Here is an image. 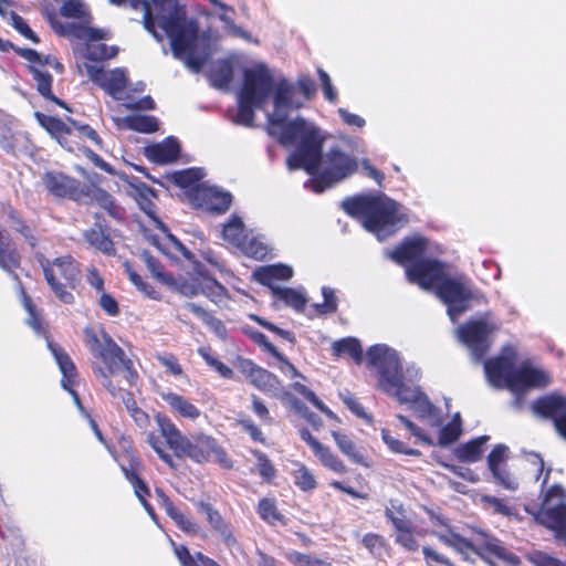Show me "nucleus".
I'll return each mask as SVG.
<instances>
[{
	"label": "nucleus",
	"mask_w": 566,
	"mask_h": 566,
	"mask_svg": "<svg viewBox=\"0 0 566 566\" xmlns=\"http://www.w3.org/2000/svg\"><path fill=\"white\" fill-rule=\"evenodd\" d=\"M294 483L304 492L313 491L317 486V482L313 473L304 465L298 464L293 472Z\"/></svg>",
	"instance_id": "nucleus-48"
},
{
	"label": "nucleus",
	"mask_w": 566,
	"mask_h": 566,
	"mask_svg": "<svg viewBox=\"0 0 566 566\" xmlns=\"http://www.w3.org/2000/svg\"><path fill=\"white\" fill-rule=\"evenodd\" d=\"M60 13L64 18L77 19L80 23H62L55 12L45 11V18L52 30L60 36H69L87 42L105 39L106 32L102 29L90 27L92 13L83 0H65L60 7Z\"/></svg>",
	"instance_id": "nucleus-7"
},
{
	"label": "nucleus",
	"mask_w": 566,
	"mask_h": 566,
	"mask_svg": "<svg viewBox=\"0 0 566 566\" xmlns=\"http://www.w3.org/2000/svg\"><path fill=\"white\" fill-rule=\"evenodd\" d=\"M161 228L166 233L167 241L172 251L179 253L185 260L193 264V270H196L198 274L202 275L203 279L207 280L209 283H219V281L216 277L208 276L199 270V263L196 261L193 253L177 237L171 234L165 227V224L161 223Z\"/></svg>",
	"instance_id": "nucleus-36"
},
{
	"label": "nucleus",
	"mask_w": 566,
	"mask_h": 566,
	"mask_svg": "<svg viewBox=\"0 0 566 566\" xmlns=\"http://www.w3.org/2000/svg\"><path fill=\"white\" fill-rule=\"evenodd\" d=\"M28 71L36 83L38 93L45 99L56 104L57 106L71 111L69 105L52 92L53 77L48 71H42L35 65H29Z\"/></svg>",
	"instance_id": "nucleus-29"
},
{
	"label": "nucleus",
	"mask_w": 566,
	"mask_h": 566,
	"mask_svg": "<svg viewBox=\"0 0 566 566\" xmlns=\"http://www.w3.org/2000/svg\"><path fill=\"white\" fill-rule=\"evenodd\" d=\"M195 200L198 206L217 214L224 213L229 210L232 196L229 192L213 190L211 188H197L195 191Z\"/></svg>",
	"instance_id": "nucleus-24"
},
{
	"label": "nucleus",
	"mask_w": 566,
	"mask_h": 566,
	"mask_svg": "<svg viewBox=\"0 0 566 566\" xmlns=\"http://www.w3.org/2000/svg\"><path fill=\"white\" fill-rule=\"evenodd\" d=\"M123 266L132 283H144L143 275L139 273L144 270L148 272L150 277L160 283H176L172 275L165 272L161 262L148 251H144L139 254L138 263L125 261Z\"/></svg>",
	"instance_id": "nucleus-20"
},
{
	"label": "nucleus",
	"mask_w": 566,
	"mask_h": 566,
	"mask_svg": "<svg viewBox=\"0 0 566 566\" xmlns=\"http://www.w3.org/2000/svg\"><path fill=\"white\" fill-rule=\"evenodd\" d=\"M238 249L255 260H263L269 254L268 245L255 237H249V234Z\"/></svg>",
	"instance_id": "nucleus-44"
},
{
	"label": "nucleus",
	"mask_w": 566,
	"mask_h": 566,
	"mask_svg": "<svg viewBox=\"0 0 566 566\" xmlns=\"http://www.w3.org/2000/svg\"><path fill=\"white\" fill-rule=\"evenodd\" d=\"M274 87V78L265 64L244 69L240 94L264 104Z\"/></svg>",
	"instance_id": "nucleus-18"
},
{
	"label": "nucleus",
	"mask_w": 566,
	"mask_h": 566,
	"mask_svg": "<svg viewBox=\"0 0 566 566\" xmlns=\"http://www.w3.org/2000/svg\"><path fill=\"white\" fill-rule=\"evenodd\" d=\"M532 560L536 566H566V562H562L543 552H536Z\"/></svg>",
	"instance_id": "nucleus-64"
},
{
	"label": "nucleus",
	"mask_w": 566,
	"mask_h": 566,
	"mask_svg": "<svg viewBox=\"0 0 566 566\" xmlns=\"http://www.w3.org/2000/svg\"><path fill=\"white\" fill-rule=\"evenodd\" d=\"M273 94V101L275 106V113L269 116V125L271 127H279L280 130H282V127L280 125H272L271 117L274 116H284L286 117V114H280V111L282 108H289L292 106V98L294 95V87L291 83H289L285 78H281L276 84L274 83V87L272 91ZM285 120H289L285 118ZM282 132H280V135Z\"/></svg>",
	"instance_id": "nucleus-31"
},
{
	"label": "nucleus",
	"mask_w": 566,
	"mask_h": 566,
	"mask_svg": "<svg viewBox=\"0 0 566 566\" xmlns=\"http://www.w3.org/2000/svg\"><path fill=\"white\" fill-rule=\"evenodd\" d=\"M497 484L509 491H516L518 489L517 480L507 471L506 465L496 469H489Z\"/></svg>",
	"instance_id": "nucleus-51"
},
{
	"label": "nucleus",
	"mask_w": 566,
	"mask_h": 566,
	"mask_svg": "<svg viewBox=\"0 0 566 566\" xmlns=\"http://www.w3.org/2000/svg\"><path fill=\"white\" fill-rule=\"evenodd\" d=\"M367 361L378 374L380 390L389 396L396 395L407 382H415L420 378V370L413 365L403 370L399 353L385 344L369 347Z\"/></svg>",
	"instance_id": "nucleus-5"
},
{
	"label": "nucleus",
	"mask_w": 566,
	"mask_h": 566,
	"mask_svg": "<svg viewBox=\"0 0 566 566\" xmlns=\"http://www.w3.org/2000/svg\"><path fill=\"white\" fill-rule=\"evenodd\" d=\"M85 342L90 347L93 356L102 359L106 369L101 366H93L96 377L99 379L101 385L113 397H119L126 407L127 411L137 407L134 396L130 391L123 390L115 386L111 379L120 370L124 373V378L128 385L134 386L138 378V374L133 368V361L125 355L124 350L113 340V338L105 332L101 331L99 335L91 329L85 331Z\"/></svg>",
	"instance_id": "nucleus-2"
},
{
	"label": "nucleus",
	"mask_w": 566,
	"mask_h": 566,
	"mask_svg": "<svg viewBox=\"0 0 566 566\" xmlns=\"http://www.w3.org/2000/svg\"><path fill=\"white\" fill-rule=\"evenodd\" d=\"M452 541V548L464 555L465 558L468 557V553L472 552L491 566H497L493 562V557L502 559L513 566L520 563V558L515 554L509 552L497 538L484 532L475 533L471 539H467L458 534L457 538Z\"/></svg>",
	"instance_id": "nucleus-12"
},
{
	"label": "nucleus",
	"mask_w": 566,
	"mask_h": 566,
	"mask_svg": "<svg viewBox=\"0 0 566 566\" xmlns=\"http://www.w3.org/2000/svg\"><path fill=\"white\" fill-rule=\"evenodd\" d=\"M427 293L437 296L448 307V315L452 322L465 311L478 303L481 295L472 291L469 285H419Z\"/></svg>",
	"instance_id": "nucleus-13"
},
{
	"label": "nucleus",
	"mask_w": 566,
	"mask_h": 566,
	"mask_svg": "<svg viewBox=\"0 0 566 566\" xmlns=\"http://www.w3.org/2000/svg\"><path fill=\"white\" fill-rule=\"evenodd\" d=\"M156 359L174 376H181L182 368L172 354H157Z\"/></svg>",
	"instance_id": "nucleus-61"
},
{
	"label": "nucleus",
	"mask_w": 566,
	"mask_h": 566,
	"mask_svg": "<svg viewBox=\"0 0 566 566\" xmlns=\"http://www.w3.org/2000/svg\"><path fill=\"white\" fill-rule=\"evenodd\" d=\"M122 471L125 478L134 486L135 495L138 497L139 502L146 501V497L150 495L149 489L146 485V483L139 478L134 468H127L122 465Z\"/></svg>",
	"instance_id": "nucleus-50"
},
{
	"label": "nucleus",
	"mask_w": 566,
	"mask_h": 566,
	"mask_svg": "<svg viewBox=\"0 0 566 566\" xmlns=\"http://www.w3.org/2000/svg\"><path fill=\"white\" fill-rule=\"evenodd\" d=\"M488 440L489 436H481L459 446L455 450L457 458L467 463L479 461L482 458L483 446Z\"/></svg>",
	"instance_id": "nucleus-34"
},
{
	"label": "nucleus",
	"mask_w": 566,
	"mask_h": 566,
	"mask_svg": "<svg viewBox=\"0 0 566 566\" xmlns=\"http://www.w3.org/2000/svg\"><path fill=\"white\" fill-rule=\"evenodd\" d=\"M251 339L261 346L266 353L271 354L276 359H283V354L280 353L276 347L271 344L268 339V337L261 333V332H252L251 333Z\"/></svg>",
	"instance_id": "nucleus-62"
},
{
	"label": "nucleus",
	"mask_w": 566,
	"mask_h": 566,
	"mask_svg": "<svg viewBox=\"0 0 566 566\" xmlns=\"http://www.w3.org/2000/svg\"><path fill=\"white\" fill-rule=\"evenodd\" d=\"M237 368L262 392L275 398L290 396V392L284 390L282 381L274 374L258 366L251 359L240 357L237 361Z\"/></svg>",
	"instance_id": "nucleus-17"
},
{
	"label": "nucleus",
	"mask_w": 566,
	"mask_h": 566,
	"mask_svg": "<svg viewBox=\"0 0 566 566\" xmlns=\"http://www.w3.org/2000/svg\"><path fill=\"white\" fill-rule=\"evenodd\" d=\"M46 192L57 199H67L77 203L87 202L90 186L59 170H48L41 177Z\"/></svg>",
	"instance_id": "nucleus-15"
},
{
	"label": "nucleus",
	"mask_w": 566,
	"mask_h": 566,
	"mask_svg": "<svg viewBox=\"0 0 566 566\" xmlns=\"http://www.w3.org/2000/svg\"><path fill=\"white\" fill-rule=\"evenodd\" d=\"M12 27L25 39L32 41L33 43H39V36L32 31V29L27 23L25 19L18 13H12L11 17Z\"/></svg>",
	"instance_id": "nucleus-59"
},
{
	"label": "nucleus",
	"mask_w": 566,
	"mask_h": 566,
	"mask_svg": "<svg viewBox=\"0 0 566 566\" xmlns=\"http://www.w3.org/2000/svg\"><path fill=\"white\" fill-rule=\"evenodd\" d=\"M118 48L116 45H107L105 43L91 44L87 46L86 57L90 61L98 62L113 59L117 55Z\"/></svg>",
	"instance_id": "nucleus-46"
},
{
	"label": "nucleus",
	"mask_w": 566,
	"mask_h": 566,
	"mask_svg": "<svg viewBox=\"0 0 566 566\" xmlns=\"http://www.w3.org/2000/svg\"><path fill=\"white\" fill-rule=\"evenodd\" d=\"M190 308L195 314L201 315L203 317L205 322L216 333L217 336H219L220 338H226L227 328L219 318L209 315L206 311H203L196 304H190Z\"/></svg>",
	"instance_id": "nucleus-53"
},
{
	"label": "nucleus",
	"mask_w": 566,
	"mask_h": 566,
	"mask_svg": "<svg viewBox=\"0 0 566 566\" xmlns=\"http://www.w3.org/2000/svg\"><path fill=\"white\" fill-rule=\"evenodd\" d=\"M484 371L493 387H506L511 391L520 390L527 385L549 384V379L544 371L530 365H523L515 369L512 364L499 357L485 360Z\"/></svg>",
	"instance_id": "nucleus-9"
},
{
	"label": "nucleus",
	"mask_w": 566,
	"mask_h": 566,
	"mask_svg": "<svg viewBox=\"0 0 566 566\" xmlns=\"http://www.w3.org/2000/svg\"><path fill=\"white\" fill-rule=\"evenodd\" d=\"M198 512L206 515L207 522L212 532L220 537L227 547H233L237 538L232 532V526L227 522L217 509L210 503L200 501L196 504Z\"/></svg>",
	"instance_id": "nucleus-23"
},
{
	"label": "nucleus",
	"mask_w": 566,
	"mask_h": 566,
	"mask_svg": "<svg viewBox=\"0 0 566 566\" xmlns=\"http://www.w3.org/2000/svg\"><path fill=\"white\" fill-rule=\"evenodd\" d=\"M271 123L282 127V134L277 137L282 146L300 142L296 149L286 158V166L291 171L304 169L311 175L314 192L321 193L357 171V159L338 147L323 154L324 138L319 128L308 124L304 117L297 116L292 120H285L284 116H274L271 117Z\"/></svg>",
	"instance_id": "nucleus-1"
},
{
	"label": "nucleus",
	"mask_w": 566,
	"mask_h": 566,
	"mask_svg": "<svg viewBox=\"0 0 566 566\" xmlns=\"http://www.w3.org/2000/svg\"><path fill=\"white\" fill-rule=\"evenodd\" d=\"M262 105L263 104L239 93L238 112L234 118V123L248 127L253 126L255 117L254 108L261 107Z\"/></svg>",
	"instance_id": "nucleus-38"
},
{
	"label": "nucleus",
	"mask_w": 566,
	"mask_h": 566,
	"mask_svg": "<svg viewBox=\"0 0 566 566\" xmlns=\"http://www.w3.org/2000/svg\"><path fill=\"white\" fill-rule=\"evenodd\" d=\"M126 86L127 77L125 71L123 69H114L109 73H106L101 88L111 95H115L123 92Z\"/></svg>",
	"instance_id": "nucleus-42"
},
{
	"label": "nucleus",
	"mask_w": 566,
	"mask_h": 566,
	"mask_svg": "<svg viewBox=\"0 0 566 566\" xmlns=\"http://www.w3.org/2000/svg\"><path fill=\"white\" fill-rule=\"evenodd\" d=\"M332 436L338 449L354 463L367 465L363 453L359 451L355 442L346 434L333 431Z\"/></svg>",
	"instance_id": "nucleus-39"
},
{
	"label": "nucleus",
	"mask_w": 566,
	"mask_h": 566,
	"mask_svg": "<svg viewBox=\"0 0 566 566\" xmlns=\"http://www.w3.org/2000/svg\"><path fill=\"white\" fill-rule=\"evenodd\" d=\"M429 240L420 234L405 237L389 252L396 264L406 269L412 283H462L453 276L452 265L436 258H427Z\"/></svg>",
	"instance_id": "nucleus-3"
},
{
	"label": "nucleus",
	"mask_w": 566,
	"mask_h": 566,
	"mask_svg": "<svg viewBox=\"0 0 566 566\" xmlns=\"http://www.w3.org/2000/svg\"><path fill=\"white\" fill-rule=\"evenodd\" d=\"M317 73H318V77H319V81L322 84V88H323L325 98L331 103H336L337 102V93L332 85L329 75L323 69H318Z\"/></svg>",
	"instance_id": "nucleus-63"
},
{
	"label": "nucleus",
	"mask_w": 566,
	"mask_h": 566,
	"mask_svg": "<svg viewBox=\"0 0 566 566\" xmlns=\"http://www.w3.org/2000/svg\"><path fill=\"white\" fill-rule=\"evenodd\" d=\"M34 116L40 126L67 151L76 153L85 148V145H82V136L78 132L80 123L74 118L66 117V122H64L56 116L41 112H36Z\"/></svg>",
	"instance_id": "nucleus-14"
},
{
	"label": "nucleus",
	"mask_w": 566,
	"mask_h": 566,
	"mask_svg": "<svg viewBox=\"0 0 566 566\" xmlns=\"http://www.w3.org/2000/svg\"><path fill=\"white\" fill-rule=\"evenodd\" d=\"M161 436L168 447L178 458H189L195 462L202 463L209 460L214 448V439L199 434L191 438L185 437L176 424L165 415L157 413L155 417Z\"/></svg>",
	"instance_id": "nucleus-8"
},
{
	"label": "nucleus",
	"mask_w": 566,
	"mask_h": 566,
	"mask_svg": "<svg viewBox=\"0 0 566 566\" xmlns=\"http://www.w3.org/2000/svg\"><path fill=\"white\" fill-rule=\"evenodd\" d=\"M160 397L179 416L191 420L199 418L200 410L184 396L168 391L161 392Z\"/></svg>",
	"instance_id": "nucleus-32"
},
{
	"label": "nucleus",
	"mask_w": 566,
	"mask_h": 566,
	"mask_svg": "<svg viewBox=\"0 0 566 566\" xmlns=\"http://www.w3.org/2000/svg\"><path fill=\"white\" fill-rule=\"evenodd\" d=\"M534 413L554 420L556 430L566 438V397L557 394L538 398L532 405Z\"/></svg>",
	"instance_id": "nucleus-22"
},
{
	"label": "nucleus",
	"mask_w": 566,
	"mask_h": 566,
	"mask_svg": "<svg viewBox=\"0 0 566 566\" xmlns=\"http://www.w3.org/2000/svg\"><path fill=\"white\" fill-rule=\"evenodd\" d=\"M342 208L379 241L395 235L408 222L399 203L385 195L348 197L343 200Z\"/></svg>",
	"instance_id": "nucleus-4"
},
{
	"label": "nucleus",
	"mask_w": 566,
	"mask_h": 566,
	"mask_svg": "<svg viewBox=\"0 0 566 566\" xmlns=\"http://www.w3.org/2000/svg\"><path fill=\"white\" fill-rule=\"evenodd\" d=\"M248 235L247 228L242 219L235 214L223 226L222 238L234 248H239Z\"/></svg>",
	"instance_id": "nucleus-35"
},
{
	"label": "nucleus",
	"mask_w": 566,
	"mask_h": 566,
	"mask_svg": "<svg viewBox=\"0 0 566 566\" xmlns=\"http://www.w3.org/2000/svg\"><path fill=\"white\" fill-rule=\"evenodd\" d=\"M0 268L19 280L17 271L21 268V254L10 235L0 228Z\"/></svg>",
	"instance_id": "nucleus-25"
},
{
	"label": "nucleus",
	"mask_w": 566,
	"mask_h": 566,
	"mask_svg": "<svg viewBox=\"0 0 566 566\" xmlns=\"http://www.w3.org/2000/svg\"><path fill=\"white\" fill-rule=\"evenodd\" d=\"M87 200L96 202L115 221L124 222L126 220L125 208L104 189L91 185Z\"/></svg>",
	"instance_id": "nucleus-26"
},
{
	"label": "nucleus",
	"mask_w": 566,
	"mask_h": 566,
	"mask_svg": "<svg viewBox=\"0 0 566 566\" xmlns=\"http://www.w3.org/2000/svg\"><path fill=\"white\" fill-rule=\"evenodd\" d=\"M500 328V324L492 321L489 315L470 319L455 329V335L470 352L474 363L484 359L490 350L493 338L492 335Z\"/></svg>",
	"instance_id": "nucleus-11"
},
{
	"label": "nucleus",
	"mask_w": 566,
	"mask_h": 566,
	"mask_svg": "<svg viewBox=\"0 0 566 566\" xmlns=\"http://www.w3.org/2000/svg\"><path fill=\"white\" fill-rule=\"evenodd\" d=\"M400 403H411L416 416L431 427H440L442 417L440 410L429 400L419 386H405L394 395Z\"/></svg>",
	"instance_id": "nucleus-16"
},
{
	"label": "nucleus",
	"mask_w": 566,
	"mask_h": 566,
	"mask_svg": "<svg viewBox=\"0 0 566 566\" xmlns=\"http://www.w3.org/2000/svg\"><path fill=\"white\" fill-rule=\"evenodd\" d=\"M333 354L337 357L348 355L359 365L363 361V349L359 340L355 337H345L336 340L332 345Z\"/></svg>",
	"instance_id": "nucleus-37"
},
{
	"label": "nucleus",
	"mask_w": 566,
	"mask_h": 566,
	"mask_svg": "<svg viewBox=\"0 0 566 566\" xmlns=\"http://www.w3.org/2000/svg\"><path fill=\"white\" fill-rule=\"evenodd\" d=\"M253 455L258 460V470L260 475L266 481L272 480L275 476L276 470L266 454L260 450H254Z\"/></svg>",
	"instance_id": "nucleus-56"
},
{
	"label": "nucleus",
	"mask_w": 566,
	"mask_h": 566,
	"mask_svg": "<svg viewBox=\"0 0 566 566\" xmlns=\"http://www.w3.org/2000/svg\"><path fill=\"white\" fill-rule=\"evenodd\" d=\"M9 50L14 51L19 56L29 61L31 63L30 65L40 64L43 66L50 63V55L42 56L39 52H36L33 49L19 48L10 41H4L0 39V51L8 52Z\"/></svg>",
	"instance_id": "nucleus-40"
},
{
	"label": "nucleus",
	"mask_w": 566,
	"mask_h": 566,
	"mask_svg": "<svg viewBox=\"0 0 566 566\" xmlns=\"http://www.w3.org/2000/svg\"><path fill=\"white\" fill-rule=\"evenodd\" d=\"M200 178L201 175L197 168H187L184 170L175 171L171 176V181L180 188H189L196 186L197 189L200 188L198 186Z\"/></svg>",
	"instance_id": "nucleus-45"
},
{
	"label": "nucleus",
	"mask_w": 566,
	"mask_h": 566,
	"mask_svg": "<svg viewBox=\"0 0 566 566\" xmlns=\"http://www.w3.org/2000/svg\"><path fill=\"white\" fill-rule=\"evenodd\" d=\"M268 286L271 289L272 294L277 300L283 301L287 306H291L294 310L300 311V312L304 310L307 298L302 291L291 289L287 286H282V285H268Z\"/></svg>",
	"instance_id": "nucleus-33"
},
{
	"label": "nucleus",
	"mask_w": 566,
	"mask_h": 566,
	"mask_svg": "<svg viewBox=\"0 0 566 566\" xmlns=\"http://www.w3.org/2000/svg\"><path fill=\"white\" fill-rule=\"evenodd\" d=\"M322 294L324 301L323 303L315 304L316 311L319 314L334 313L337 310V300L335 297L334 290L327 286H323Z\"/></svg>",
	"instance_id": "nucleus-57"
},
{
	"label": "nucleus",
	"mask_w": 566,
	"mask_h": 566,
	"mask_svg": "<svg viewBox=\"0 0 566 566\" xmlns=\"http://www.w3.org/2000/svg\"><path fill=\"white\" fill-rule=\"evenodd\" d=\"M461 434V428L459 423H454L451 421L447 426H444L439 436V444L442 447H447L459 439Z\"/></svg>",
	"instance_id": "nucleus-58"
},
{
	"label": "nucleus",
	"mask_w": 566,
	"mask_h": 566,
	"mask_svg": "<svg viewBox=\"0 0 566 566\" xmlns=\"http://www.w3.org/2000/svg\"><path fill=\"white\" fill-rule=\"evenodd\" d=\"M113 237H116V232L109 228L105 218L97 212L94 214L93 226L83 232L85 242L106 256L116 254Z\"/></svg>",
	"instance_id": "nucleus-21"
},
{
	"label": "nucleus",
	"mask_w": 566,
	"mask_h": 566,
	"mask_svg": "<svg viewBox=\"0 0 566 566\" xmlns=\"http://www.w3.org/2000/svg\"><path fill=\"white\" fill-rule=\"evenodd\" d=\"M19 293L22 298V304L24 310L28 312L29 317L27 318V324L38 335H43L46 339L48 348L52 353L60 371L62 373L61 386L64 390H66L73 398L77 408L83 411V406L81 403L80 397L75 390L72 389V386L75 385V378L77 376L76 367L72 361L71 357L59 346L56 345L49 335H46L45 327L43 322L38 313L35 305L32 303L30 296L27 295L23 286H20Z\"/></svg>",
	"instance_id": "nucleus-10"
},
{
	"label": "nucleus",
	"mask_w": 566,
	"mask_h": 566,
	"mask_svg": "<svg viewBox=\"0 0 566 566\" xmlns=\"http://www.w3.org/2000/svg\"><path fill=\"white\" fill-rule=\"evenodd\" d=\"M180 155V144L175 137H168L160 144H154L146 148V156L154 163H174Z\"/></svg>",
	"instance_id": "nucleus-27"
},
{
	"label": "nucleus",
	"mask_w": 566,
	"mask_h": 566,
	"mask_svg": "<svg viewBox=\"0 0 566 566\" xmlns=\"http://www.w3.org/2000/svg\"><path fill=\"white\" fill-rule=\"evenodd\" d=\"M159 27L170 40L175 55H181L192 49L197 25L187 21L185 8L178 0H151Z\"/></svg>",
	"instance_id": "nucleus-6"
},
{
	"label": "nucleus",
	"mask_w": 566,
	"mask_h": 566,
	"mask_svg": "<svg viewBox=\"0 0 566 566\" xmlns=\"http://www.w3.org/2000/svg\"><path fill=\"white\" fill-rule=\"evenodd\" d=\"M198 354L203 358L206 364L213 368L221 377L226 379H232L234 376L233 370L223 364L221 360L211 355L210 349L206 347H199Z\"/></svg>",
	"instance_id": "nucleus-47"
},
{
	"label": "nucleus",
	"mask_w": 566,
	"mask_h": 566,
	"mask_svg": "<svg viewBox=\"0 0 566 566\" xmlns=\"http://www.w3.org/2000/svg\"><path fill=\"white\" fill-rule=\"evenodd\" d=\"M258 513L263 521L271 524L282 520V515L277 512L274 501L270 499H262L259 502Z\"/></svg>",
	"instance_id": "nucleus-52"
},
{
	"label": "nucleus",
	"mask_w": 566,
	"mask_h": 566,
	"mask_svg": "<svg viewBox=\"0 0 566 566\" xmlns=\"http://www.w3.org/2000/svg\"><path fill=\"white\" fill-rule=\"evenodd\" d=\"M314 454L318 458L322 465L325 468L343 474L346 473L347 469L346 465L343 463V461L334 454L328 447H325L324 444L319 447Z\"/></svg>",
	"instance_id": "nucleus-43"
},
{
	"label": "nucleus",
	"mask_w": 566,
	"mask_h": 566,
	"mask_svg": "<svg viewBox=\"0 0 566 566\" xmlns=\"http://www.w3.org/2000/svg\"><path fill=\"white\" fill-rule=\"evenodd\" d=\"M293 274L292 266L284 263H275L258 266L252 273V279L258 283H275L289 281L293 277Z\"/></svg>",
	"instance_id": "nucleus-28"
},
{
	"label": "nucleus",
	"mask_w": 566,
	"mask_h": 566,
	"mask_svg": "<svg viewBox=\"0 0 566 566\" xmlns=\"http://www.w3.org/2000/svg\"><path fill=\"white\" fill-rule=\"evenodd\" d=\"M127 128L144 133L151 134L159 129L158 119L153 115H129L125 118Z\"/></svg>",
	"instance_id": "nucleus-41"
},
{
	"label": "nucleus",
	"mask_w": 566,
	"mask_h": 566,
	"mask_svg": "<svg viewBox=\"0 0 566 566\" xmlns=\"http://www.w3.org/2000/svg\"><path fill=\"white\" fill-rule=\"evenodd\" d=\"M35 258L48 283H61V281L73 283L81 276L80 264L72 255H63L53 261L48 260L41 253H38Z\"/></svg>",
	"instance_id": "nucleus-19"
},
{
	"label": "nucleus",
	"mask_w": 566,
	"mask_h": 566,
	"mask_svg": "<svg viewBox=\"0 0 566 566\" xmlns=\"http://www.w3.org/2000/svg\"><path fill=\"white\" fill-rule=\"evenodd\" d=\"M211 78L217 87H227L233 80V67L229 61H221L211 72Z\"/></svg>",
	"instance_id": "nucleus-49"
},
{
	"label": "nucleus",
	"mask_w": 566,
	"mask_h": 566,
	"mask_svg": "<svg viewBox=\"0 0 566 566\" xmlns=\"http://www.w3.org/2000/svg\"><path fill=\"white\" fill-rule=\"evenodd\" d=\"M168 516L176 523V525L187 534H198L200 527L198 524L188 518L177 507L168 514Z\"/></svg>",
	"instance_id": "nucleus-55"
},
{
	"label": "nucleus",
	"mask_w": 566,
	"mask_h": 566,
	"mask_svg": "<svg viewBox=\"0 0 566 566\" xmlns=\"http://www.w3.org/2000/svg\"><path fill=\"white\" fill-rule=\"evenodd\" d=\"M509 448L505 444H497L488 455L489 469H496L502 465H506L505 461L507 458Z\"/></svg>",
	"instance_id": "nucleus-60"
},
{
	"label": "nucleus",
	"mask_w": 566,
	"mask_h": 566,
	"mask_svg": "<svg viewBox=\"0 0 566 566\" xmlns=\"http://www.w3.org/2000/svg\"><path fill=\"white\" fill-rule=\"evenodd\" d=\"M382 440L385 444L395 453H402L411 457H419L421 454L419 450L408 448L403 442L391 437L388 431H382Z\"/></svg>",
	"instance_id": "nucleus-54"
},
{
	"label": "nucleus",
	"mask_w": 566,
	"mask_h": 566,
	"mask_svg": "<svg viewBox=\"0 0 566 566\" xmlns=\"http://www.w3.org/2000/svg\"><path fill=\"white\" fill-rule=\"evenodd\" d=\"M172 290L185 294V295H196L198 293L205 294L209 297L214 304L222 306L226 305L227 300L229 298L228 291L224 285H169Z\"/></svg>",
	"instance_id": "nucleus-30"
}]
</instances>
